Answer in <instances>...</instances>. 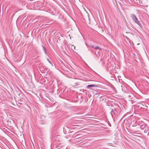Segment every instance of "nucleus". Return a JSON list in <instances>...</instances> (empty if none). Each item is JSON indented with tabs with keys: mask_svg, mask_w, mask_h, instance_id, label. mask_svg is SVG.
Listing matches in <instances>:
<instances>
[{
	"mask_svg": "<svg viewBox=\"0 0 149 149\" xmlns=\"http://www.w3.org/2000/svg\"><path fill=\"white\" fill-rule=\"evenodd\" d=\"M126 38L127 39V41L130 40V39L127 37H126Z\"/></svg>",
	"mask_w": 149,
	"mask_h": 149,
	"instance_id": "9",
	"label": "nucleus"
},
{
	"mask_svg": "<svg viewBox=\"0 0 149 149\" xmlns=\"http://www.w3.org/2000/svg\"><path fill=\"white\" fill-rule=\"evenodd\" d=\"M131 95H128L129 97H130V98H131L130 97L132 96V95L133 96V95L132 94H131Z\"/></svg>",
	"mask_w": 149,
	"mask_h": 149,
	"instance_id": "8",
	"label": "nucleus"
},
{
	"mask_svg": "<svg viewBox=\"0 0 149 149\" xmlns=\"http://www.w3.org/2000/svg\"><path fill=\"white\" fill-rule=\"evenodd\" d=\"M72 132H70V133H72Z\"/></svg>",
	"mask_w": 149,
	"mask_h": 149,
	"instance_id": "15",
	"label": "nucleus"
},
{
	"mask_svg": "<svg viewBox=\"0 0 149 149\" xmlns=\"http://www.w3.org/2000/svg\"><path fill=\"white\" fill-rule=\"evenodd\" d=\"M63 132L64 134H66V132H65L64 130H63Z\"/></svg>",
	"mask_w": 149,
	"mask_h": 149,
	"instance_id": "10",
	"label": "nucleus"
},
{
	"mask_svg": "<svg viewBox=\"0 0 149 149\" xmlns=\"http://www.w3.org/2000/svg\"><path fill=\"white\" fill-rule=\"evenodd\" d=\"M111 113L112 116L113 114L115 115H117L118 114L117 109L115 108L114 109H112V111L111 112Z\"/></svg>",
	"mask_w": 149,
	"mask_h": 149,
	"instance_id": "2",
	"label": "nucleus"
},
{
	"mask_svg": "<svg viewBox=\"0 0 149 149\" xmlns=\"http://www.w3.org/2000/svg\"><path fill=\"white\" fill-rule=\"evenodd\" d=\"M42 47H43V49L44 51L45 52V53L46 54H47V52L46 50V49L43 46H42Z\"/></svg>",
	"mask_w": 149,
	"mask_h": 149,
	"instance_id": "7",
	"label": "nucleus"
},
{
	"mask_svg": "<svg viewBox=\"0 0 149 149\" xmlns=\"http://www.w3.org/2000/svg\"><path fill=\"white\" fill-rule=\"evenodd\" d=\"M95 56H97V54H96V52H95Z\"/></svg>",
	"mask_w": 149,
	"mask_h": 149,
	"instance_id": "11",
	"label": "nucleus"
},
{
	"mask_svg": "<svg viewBox=\"0 0 149 149\" xmlns=\"http://www.w3.org/2000/svg\"><path fill=\"white\" fill-rule=\"evenodd\" d=\"M134 56H135V54H134Z\"/></svg>",
	"mask_w": 149,
	"mask_h": 149,
	"instance_id": "14",
	"label": "nucleus"
},
{
	"mask_svg": "<svg viewBox=\"0 0 149 149\" xmlns=\"http://www.w3.org/2000/svg\"><path fill=\"white\" fill-rule=\"evenodd\" d=\"M92 47H94V46H92Z\"/></svg>",
	"mask_w": 149,
	"mask_h": 149,
	"instance_id": "12",
	"label": "nucleus"
},
{
	"mask_svg": "<svg viewBox=\"0 0 149 149\" xmlns=\"http://www.w3.org/2000/svg\"><path fill=\"white\" fill-rule=\"evenodd\" d=\"M130 17L135 23L138 24L141 28L142 27V25L135 14H131L130 15Z\"/></svg>",
	"mask_w": 149,
	"mask_h": 149,
	"instance_id": "1",
	"label": "nucleus"
},
{
	"mask_svg": "<svg viewBox=\"0 0 149 149\" xmlns=\"http://www.w3.org/2000/svg\"><path fill=\"white\" fill-rule=\"evenodd\" d=\"M95 85H92V84L90 85H88L87 86L86 88H90L91 87H95Z\"/></svg>",
	"mask_w": 149,
	"mask_h": 149,
	"instance_id": "5",
	"label": "nucleus"
},
{
	"mask_svg": "<svg viewBox=\"0 0 149 149\" xmlns=\"http://www.w3.org/2000/svg\"><path fill=\"white\" fill-rule=\"evenodd\" d=\"M134 56H135V54H134Z\"/></svg>",
	"mask_w": 149,
	"mask_h": 149,
	"instance_id": "13",
	"label": "nucleus"
},
{
	"mask_svg": "<svg viewBox=\"0 0 149 149\" xmlns=\"http://www.w3.org/2000/svg\"><path fill=\"white\" fill-rule=\"evenodd\" d=\"M94 49H98L99 50L97 51V52H98L99 51L100 49H101V48L100 47L98 46H97L95 47H94Z\"/></svg>",
	"mask_w": 149,
	"mask_h": 149,
	"instance_id": "6",
	"label": "nucleus"
},
{
	"mask_svg": "<svg viewBox=\"0 0 149 149\" xmlns=\"http://www.w3.org/2000/svg\"><path fill=\"white\" fill-rule=\"evenodd\" d=\"M39 67L40 70H43V69H44L45 70L46 68V67L44 66L43 64L42 63H40L39 64Z\"/></svg>",
	"mask_w": 149,
	"mask_h": 149,
	"instance_id": "3",
	"label": "nucleus"
},
{
	"mask_svg": "<svg viewBox=\"0 0 149 149\" xmlns=\"http://www.w3.org/2000/svg\"><path fill=\"white\" fill-rule=\"evenodd\" d=\"M146 126V125L144 124L143 125H141L140 127V128L142 130H143L144 129L145 127Z\"/></svg>",
	"mask_w": 149,
	"mask_h": 149,
	"instance_id": "4",
	"label": "nucleus"
}]
</instances>
